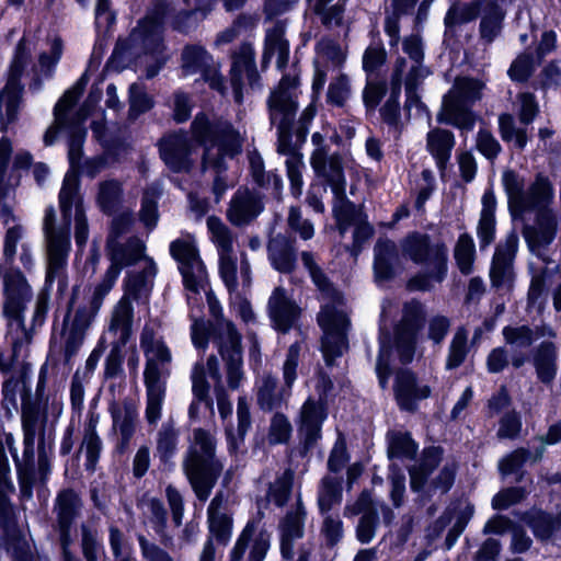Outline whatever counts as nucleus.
<instances>
[{"label":"nucleus","instance_id":"f257e3e1","mask_svg":"<svg viewBox=\"0 0 561 561\" xmlns=\"http://www.w3.org/2000/svg\"><path fill=\"white\" fill-rule=\"evenodd\" d=\"M82 135H78L70 142L69 164L62 185L59 192V207L62 213L64 222H56V210L53 206L45 209L43 219V232L47 253V275L49 282L59 276L67 266L70 252V224L72 210L75 211V240L79 250L87 243L89 229L79 192L80 182L75 167L80 156Z\"/></svg>","mask_w":561,"mask_h":561},{"label":"nucleus","instance_id":"f03ea898","mask_svg":"<svg viewBox=\"0 0 561 561\" xmlns=\"http://www.w3.org/2000/svg\"><path fill=\"white\" fill-rule=\"evenodd\" d=\"M502 184L514 217L536 210L535 224L525 227L524 237L529 249L540 255L541 250L553 241L558 230L557 214L551 208L554 201L553 184L542 173H538L533 182L527 183L523 175L513 170L503 172Z\"/></svg>","mask_w":561,"mask_h":561},{"label":"nucleus","instance_id":"7ed1b4c3","mask_svg":"<svg viewBox=\"0 0 561 561\" xmlns=\"http://www.w3.org/2000/svg\"><path fill=\"white\" fill-rule=\"evenodd\" d=\"M301 261L321 293V309L318 313V323L323 332L321 350L327 364L331 365L347 348L346 331L350 321L345 304L341 294L332 287L317 265L311 252H302Z\"/></svg>","mask_w":561,"mask_h":561},{"label":"nucleus","instance_id":"20e7f679","mask_svg":"<svg viewBox=\"0 0 561 561\" xmlns=\"http://www.w3.org/2000/svg\"><path fill=\"white\" fill-rule=\"evenodd\" d=\"M192 131L194 138L204 146L203 167L217 172L213 191L216 202H219L228 188L227 179L221 173L227 169V161L241 151L240 135L228 122L209 123L204 114L196 115Z\"/></svg>","mask_w":561,"mask_h":561},{"label":"nucleus","instance_id":"39448f33","mask_svg":"<svg viewBox=\"0 0 561 561\" xmlns=\"http://www.w3.org/2000/svg\"><path fill=\"white\" fill-rule=\"evenodd\" d=\"M140 346L146 358L144 369L146 387L145 416L149 424H157L161 419L167 382L171 375L172 352L165 342L157 337L149 328L142 330Z\"/></svg>","mask_w":561,"mask_h":561},{"label":"nucleus","instance_id":"423d86ee","mask_svg":"<svg viewBox=\"0 0 561 561\" xmlns=\"http://www.w3.org/2000/svg\"><path fill=\"white\" fill-rule=\"evenodd\" d=\"M193 345L205 351L209 341L218 350L226 363L227 382L229 388L238 389L244 378L242 369L241 335L234 324L225 319L217 318L214 323L195 319L191 327Z\"/></svg>","mask_w":561,"mask_h":561},{"label":"nucleus","instance_id":"0eeeda50","mask_svg":"<svg viewBox=\"0 0 561 561\" xmlns=\"http://www.w3.org/2000/svg\"><path fill=\"white\" fill-rule=\"evenodd\" d=\"M402 255L421 266L422 272L410 278L411 290L428 291L442 283L448 272V248L442 241H432L430 236L414 232L400 243Z\"/></svg>","mask_w":561,"mask_h":561},{"label":"nucleus","instance_id":"6e6552de","mask_svg":"<svg viewBox=\"0 0 561 561\" xmlns=\"http://www.w3.org/2000/svg\"><path fill=\"white\" fill-rule=\"evenodd\" d=\"M3 317L7 320V340L12 347V357L18 359L24 345L31 343L32 335L24 325V310L33 293L20 271H11L3 278Z\"/></svg>","mask_w":561,"mask_h":561},{"label":"nucleus","instance_id":"1a4fd4ad","mask_svg":"<svg viewBox=\"0 0 561 561\" xmlns=\"http://www.w3.org/2000/svg\"><path fill=\"white\" fill-rule=\"evenodd\" d=\"M157 267L151 259H144L141 272H130L124 280V295L112 312L110 332L118 335L117 342L125 344L130 334L133 307L130 301L146 304L153 287Z\"/></svg>","mask_w":561,"mask_h":561},{"label":"nucleus","instance_id":"9d476101","mask_svg":"<svg viewBox=\"0 0 561 561\" xmlns=\"http://www.w3.org/2000/svg\"><path fill=\"white\" fill-rule=\"evenodd\" d=\"M222 465L215 459V439L206 431H194V440L184 460V471L196 496L206 501Z\"/></svg>","mask_w":561,"mask_h":561},{"label":"nucleus","instance_id":"9b49d317","mask_svg":"<svg viewBox=\"0 0 561 561\" xmlns=\"http://www.w3.org/2000/svg\"><path fill=\"white\" fill-rule=\"evenodd\" d=\"M209 239L218 253L219 274L230 293L238 288L240 278L244 288L251 285V266L245 254H241L239 276L237 256L233 251L234 237L229 227L218 217L209 216L206 220Z\"/></svg>","mask_w":561,"mask_h":561},{"label":"nucleus","instance_id":"f8f14e48","mask_svg":"<svg viewBox=\"0 0 561 561\" xmlns=\"http://www.w3.org/2000/svg\"><path fill=\"white\" fill-rule=\"evenodd\" d=\"M171 255L178 261L187 290L188 305L202 304L201 293L207 297L210 311L215 313L216 301L208 289V274L193 238L174 240L170 244Z\"/></svg>","mask_w":561,"mask_h":561},{"label":"nucleus","instance_id":"ddd939ff","mask_svg":"<svg viewBox=\"0 0 561 561\" xmlns=\"http://www.w3.org/2000/svg\"><path fill=\"white\" fill-rule=\"evenodd\" d=\"M298 79L284 76L268 99L270 119L277 128V151L290 157L300 154L291 145V126L298 108Z\"/></svg>","mask_w":561,"mask_h":561},{"label":"nucleus","instance_id":"4468645a","mask_svg":"<svg viewBox=\"0 0 561 561\" xmlns=\"http://www.w3.org/2000/svg\"><path fill=\"white\" fill-rule=\"evenodd\" d=\"M483 84L474 79H457L450 91L444 96L438 122L456 126L462 130H471L474 115L470 105L481 98Z\"/></svg>","mask_w":561,"mask_h":561},{"label":"nucleus","instance_id":"2eb2a0df","mask_svg":"<svg viewBox=\"0 0 561 561\" xmlns=\"http://www.w3.org/2000/svg\"><path fill=\"white\" fill-rule=\"evenodd\" d=\"M162 7V3L159 4L157 12L148 14L142 21H140L138 26L133 30L129 37L126 41H119L115 48L116 53L137 50L140 47L146 49V53L150 54L154 58V64L148 66L146 69V77L148 79L157 76L164 64V59L161 57V32L163 23Z\"/></svg>","mask_w":561,"mask_h":561},{"label":"nucleus","instance_id":"dca6fc26","mask_svg":"<svg viewBox=\"0 0 561 561\" xmlns=\"http://www.w3.org/2000/svg\"><path fill=\"white\" fill-rule=\"evenodd\" d=\"M310 164L317 176L324 179L329 183L333 194L339 201L340 205H334V213L343 233L346 226L350 224L348 213L353 210L354 205L345 201L346 181L341 159L337 154L325 156V158H323V152L318 151L316 154H311Z\"/></svg>","mask_w":561,"mask_h":561},{"label":"nucleus","instance_id":"f3484780","mask_svg":"<svg viewBox=\"0 0 561 561\" xmlns=\"http://www.w3.org/2000/svg\"><path fill=\"white\" fill-rule=\"evenodd\" d=\"M83 78L70 90H68L61 99L57 102L54 115H55V122L54 125L50 126L45 135H44V142L47 146H50L54 144L57 134L66 129L69 134V140H68V151L70 150V142L78 136L82 135V141L80 146V156L77 158V162H79V159L82 158V146L83 141L87 135L85 129L82 127L83 122L85 121L87 113H83V110L78 113V117L76 122H68L69 113L72 108V106L77 103L80 94L83 90ZM78 163H76L75 170L77 169Z\"/></svg>","mask_w":561,"mask_h":561},{"label":"nucleus","instance_id":"a211bd4d","mask_svg":"<svg viewBox=\"0 0 561 561\" xmlns=\"http://www.w3.org/2000/svg\"><path fill=\"white\" fill-rule=\"evenodd\" d=\"M145 245L140 240H133L124 250H114L111 255V265L104 273L101 280L92 288L89 306L94 311H100L104 298L113 289L118 279L122 268L144 257Z\"/></svg>","mask_w":561,"mask_h":561},{"label":"nucleus","instance_id":"6ab92c4d","mask_svg":"<svg viewBox=\"0 0 561 561\" xmlns=\"http://www.w3.org/2000/svg\"><path fill=\"white\" fill-rule=\"evenodd\" d=\"M28 57L30 54L25 49L24 39H21L10 67L7 84L0 93L1 130H5L7 126L16 117L22 93L20 78L27 64Z\"/></svg>","mask_w":561,"mask_h":561},{"label":"nucleus","instance_id":"aec40b11","mask_svg":"<svg viewBox=\"0 0 561 561\" xmlns=\"http://www.w3.org/2000/svg\"><path fill=\"white\" fill-rule=\"evenodd\" d=\"M300 344L290 345L285 363L283 365L284 381L288 391L277 390V382L274 377L264 376L257 381V403L263 410H273L282 404L285 396L289 394V389L296 380L297 366L299 360Z\"/></svg>","mask_w":561,"mask_h":561},{"label":"nucleus","instance_id":"412c9836","mask_svg":"<svg viewBox=\"0 0 561 561\" xmlns=\"http://www.w3.org/2000/svg\"><path fill=\"white\" fill-rule=\"evenodd\" d=\"M440 461V451L438 448H428L422 462L410 470L411 488L414 491L425 490L426 492L439 491L446 493L454 483L455 466H445L438 476L431 482L426 483L428 476Z\"/></svg>","mask_w":561,"mask_h":561},{"label":"nucleus","instance_id":"4be33fe9","mask_svg":"<svg viewBox=\"0 0 561 561\" xmlns=\"http://www.w3.org/2000/svg\"><path fill=\"white\" fill-rule=\"evenodd\" d=\"M112 430L118 436L116 448L125 453L131 445L139 430L138 402L126 398L110 405Z\"/></svg>","mask_w":561,"mask_h":561},{"label":"nucleus","instance_id":"5701e85b","mask_svg":"<svg viewBox=\"0 0 561 561\" xmlns=\"http://www.w3.org/2000/svg\"><path fill=\"white\" fill-rule=\"evenodd\" d=\"M196 142L184 131L173 133L160 141V156L174 172L188 171L196 153Z\"/></svg>","mask_w":561,"mask_h":561},{"label":"nucleus","instance_id":"b1692460","mask_svg":"<svg viewBox=\"0 0 561 561\" xmlns=\"http://www.w3.org/2000/svg\"><path fill=\"white\" fill-rule=\"evenodd\" d=\"M424 308L421 302L412 300L403 308V316L396 330V345L403 363L411 362L417 332L424 320Z\"/></svg>","mask_w":561,"mask_h":561},{"label":"nucleus","instance_id":"393cba45","mask_svg":"<svg viewBox=\"0 0 561 561\" xmlns=\"http://www.w3.org/2000/svg\"><path fill=\"white\" fill-rule=\"evenodd\" d=\"M345 56L340 46L330 39H322L317 45L316 71L312 81L313 99H318L329 72H340Z\"/></svg>","mask_w":561,"mask_h":561},{"label":"nucleus","instance_id":"a878e982","mask_svg":"<svg viewBox=\"0 0 561 561\" xmlns=\"http://www.w3.org/2000/svg\"><path fill=\"white\" fill-rule=\"evenodd\" d=\"M267 312L276 330L288 331L300 314V308L283 287H276L267 301Z\"/></svg>","mask_w":561,"mask_h":561},{"label":"nucleus","instance_id":"bb28decb","mask_svg":"<svg viewBox=\"0 0 561 561\" xmlns=\"http://www.w3.org/2000/svg\"><path fill=\"white\" fill-rule=\"evenodd\" d=\"M182 69L184 76H190L199 72L205 81H207L211 89L221 91L224 82L215 68L209 66L211 61L207 51L199 46H188L184 49L182 55Z\"/></svg>","mask_w":561,"mask_h":561},{"label":"nucleus","instance_id":"cd10ccee","mask_svg":"<svg viewBox=\"0 0 561 561\" xmlns=\"http://www.w3.org/2000/svg\"><path fill=\"white\" fill-rule=\"evenodd\" d=\"M261 197L248 188H239L232 196L227 218L234 226H244L255 219L263 210Z\"/></svg>","mask_w":561,"mask_h":561},{"label":"nucleus","instance_id":"c85d7f7f","mask_svg":"<svg viewBox=\"0 0 561 561\" xmlns=\"http://www.w3.org/2000/svg\"><path fill=\"white\" fill-rule=\"evenodd\" d=\"M80 506L81 501L73 491L65 490L57 496L56 511L64 549V561H78L68 552L67 547L69 545V530Z\"/></svg>","mask_w":561,"mask_h":561},{"label":"nucleus","instance_id":"c756f323","mask_svg":"<svg viewBox=\"0 0 561 561\" xmlns=\"http://www.w3.org/2000/svg\"><path fill=\"white\" fill-rule=\"evenodd\" d=\"M394 393L400 408L411 411L414 409L416 401L430 397L431 388L419 382L411 371L401 370L396 378Z\"/></svg>","mask_w":561,"mask_h":561},{"label":"nucleus","instance_id":"7c9ffc66","mask_svg":"<svg viewBox=\"0 0 561 561\" xmlns=\"http://www.w3.org/2000/svg\"><path fill=\"white\" fill-rule=\"evenodd\" d=\"M407 62L403 59L396 61L394 69L391 76V93L386 103L380 108V115L382 121L396 133L402 127L399 96L401 92V85L404 75V67Z\"/></svg>","mask_w":561,"mask_h":561},{"label":"nucleus","instance_id":"2f4dec72","mask_svg":"<svg viewBox=\"0 0 561 561\" xmlns=\"http://www.w3.org/2000/svg\"><path fill=\"white\" fill-rule=\"evenodd\" d=\"M327 419L322 403L308 399L300 411L299 433L306 446H310L321 436V426Z\"/></svg>","mask_w":561,"mask_h":561},{"label":"nucleus","instance_id":"473e14b6","mask_svg":"<svg viewBox=\"0 0 561 561\" xmlns=\"http://www.w3.org/2000/svg\"><path fill=\"white\" fill-rule=\"evenodd\" d=\"M517 250V238L511 236L496 248L493 256L490 277L494 286H502L512 277V263Z\"/></svg>","mask_w":561,"mask_h":561},{"label":"nucleus","instance_id":"72a5a7b5","mask_svg":"<svg viewBox=\"0 0 561 561\" xmlns=\"http://www.w3.org/2000/svg\"><path fill=\"white\" fill-rule=\"evenodd\" d=\"M305 516L306 512L298 503L295 511L289 512L280 525V551L284 559L294 557L295 540L300 539L304 535Z\"/></svg>","mask_w":561,"mask_h":561},{"label":"nucleus","instance_id":"f704fd0d","mask_svg":"<svg viewBox=\"0 0 561 561\" xmlns=\"http://www.w3.org/2000/svg\"><path fill=\"white\" fill-rule=\"evenodd\" d=\"M222 494H217L210 502L207 515L210 534L221 543H227L232 533V519L226 513Z\"/></svg>","mask_w":561,"mask_h":561},{"label":"nucleus","instance_id":"c9c22d12","mask_svg":"<svg viewBox=\"0 0 561 561\" xmlns=\"http://www.w3.org/2000/svg\"><path fill=\"white\" fill-rule=\"evenodd\" d=\"M285 26L282 23L275 24L266 32L265 36V50L263 56L264 64L268 62L273 57H276V65L278 69L286 67L288 61L289 45L284 38Z\"/></svg>","mask_w":561,"mask_h":561},{"label":"nucleus","instance_id":"e433bc0d","mask_svg":"<svg viewBox=\"0 0 561 561\" xmlns=\"http://www.w3.org/2000/svg\"><path fill=\"white\" fill-rule=\"evenodd\" d=\"M455 146V137L451 131L435 128L428 131L426 138V148L434 157L437 168L443 171L450 158Z\"/></svg>","mask_w":561,"mask_h":561},{"label":"nucleus","instance_id":"4c0bfd02","mask_svg":"<svg viewBox=\"0 0 561 561\" xmlns=\"http://www.w3.org/2000/svg\"><path fill=\"white\" fill-rule=\"evenodd\" d=\"M268 259L276 271L290 273L296 265L295 248L285 238H274L268 243Z\"/></svg>","mask_w":561,"mask_h":561},{"label":"nucleus","instance_id":"58836bf2","mask_svg":"<svg viewBox=\"0 0 561 561\" xmlns=\"http://www.w3.org/2000/svg\"><path fill=\"white\" fill-rule=\"evenodd\" d=\"M375 276L378 282L392 276V265L398 257L397 245L388 239H379L375 245Z\"/></svg>","mask_w":561,"mask_h":561},{"label":"nucleus","instance_id":"ea45409f","mask_svg":"<svg viewBox=\"0 0 561 561\" xmlns=\"http://www.w3.org/2000/svg\"><path fill=\"white\" fill-rule=\"evenodd\" d=\"M403 50L409 59L403 58L407 62L404 67V76L427 77L428 69L423 65V46L419 35H411L403 41ZM402 59V57H400ZM399 58L397 59V61Z\"/></svg>","mask_w":561,"mask_h":561},{"label":"nucleus","instance_id":"a19ab883","mask_svg":"<svg viewBox=\"0 0 561 561\" xmlns=\"http://www.w3.org/2000/svg\"><path fill=\"white\" fill-rule=\"evenodd\" d=\"M538 378L550 382L557 374V350L552 343H542L534 358Z\"/></svg>","mask_w":561,"mask_h":561},{"label":"nucleus","instance_id":"79ce46f5","mask_svg":"<svg viewBox=\"0 0 561 561\" xmlns=\"http://www.w3.org/2000/svg\"><path fill=\"white\" fill-rule=\"evenodd\" d=\"M503 335L507 344L515 347H527L541 336H553L550 328L542 327L533 331L530 328L522 325L517 328L506 327L503 330Z\"/></svg>","mask_w":561,"mask_h":561},{"label":"nucleus","instance_id":"37998d69","mask_svg":"<svg viewBox=\"0 0 561 561\" xmlns=\"http://www.w3.org/2000/svg\"><path fill=\"white\" fill-rule=\"evenodd\" d=\"M99 415L91 414L84 427L82 445L87 454V468L93 470L102 450V440L96 433Z\"/></svg>","mask_w":561,"mask_h":561},{"label":"nucleus","instance_id":"c03bdc74","mask_svg":"<svg viewBox=\"0 0 561 561\" xmlns=\"http://www.w3.org/2000/svg\"><path fill=\"white\" fill-rule=\"evenodd\" d=\"M178 443L179 432L173 423L162 424L157 435V455L161 461L167 462L175 455Z\"/></svg>","mask_w":561,"mask_h":561},{"label":"nucleus","instance_id":"a18cd8bd","mask_svg":"<svg viewBox=\"0 0 561 561\" xmlns=\"http://www.w3.org/2000/svg\"><path fill=\"white\" fill-rule=\"evenodd\" d=\"M342 501L341 483L331 477H324L321 481L318 493V505L322 515Z\"/></svg>","mask_w":561,"mask_h":561},{"label":"nucleus","instance_id":"49530a36","mask_svg":"<svg viewBox=\"0 0 561 561\" xmlns=\"http://www.w3.org/2000/svg\"><path fill=\"white\" fill-rule=\"evenodd\" d=\"M480 1L471 3H454L446 13L445 26L451 31L455 26L461 25L474 20L480 10Z\"/></svg>","mask_w":561,"mask_h":561},{"label":"nucleus","instance_id":"de8ad7c7","mask_svg":"<svg viewBox=\"0 0 561 561\" xmlns=\"http://www.w3.org/2000/svg\"><path fill=\"white\" fill-rule=\"evenodd\" d=\"M122 198V185L118 181L107 180L99 184L96 202L102 211L112 214Z\"/></svg>","mask_w":561,"mask_h":561},{"label":"nucleus","instance_id":"09e8293b","mask_svg":"<svg viewBox=\"0 0 561 561\" xmlns=\"http://www.w3.org/2000/svg\"><path fill=\"white\" fill-rule=\"evenodd\" d=\"M474 255L473 239L467 233L460 234L455 247L454 256L459 271L463 275H469L472 272Z\"/></svg>","mask_w":561,"mask_h":561},{"label":"nucleus","instance_id":"8fccbe9b","mask_svg":"<svg viewBox=\"0 0 561 561\" xmlns=\"http://www.w3.org/2000/svg\"><path fill=\"white\" fill-rule=\"evenodd\" d=\"M504 18L502 10L494 3H488L483 8L480 31L486 42H492L501 31V23Z\"/></svg>","mask_w":561,"mask_h":561},{"label":"nucleus","instance_id":"3c124183","mask_svg":"<svg viewBox=\"0 0 561 561\" xmlns=\"http://www.w3.org/2000/svg\"><path fill=\"white\" fill-rule=\"evenodd\" d=\"M333 0H309L312 11L327 26L340 25L343 20L344 7L341 3L331 4Z\"/></svg>","mask_w":561,"mask_h":561},{"label":"nucleus","instance_id":"603ef678","mask_svg":"<svg viewBox=\"0 0 561 561\" xmlns=\"http://www.w3.org/2000/svg\"><path fill=\"white\" fill-rule=\"evenodd\" d=\"M160 193L159 185H152L144 193L140 219L149 229H152L158 221L157 199Z\"/></svg>","mask_w":561,"mask_h":561},{"label":"nucleus","instance_id":"864d4df0","mask_svg":"<svg viewBox=\"0 0 561 561\" xmlns=\"http://www.w3.org/2000/svg\"><path fill=\"white\" fill-rule=\"evenodd\" d=\"M351 95L348 78L336 72V77L330 82L327 93V102L331 105L342 107Z\"/></svg>","mask_w":561,"mask_h":561},{"label":"nucleus","instance_id":"5fc2aeb1","mask_svg":"<svg viewBox=\"0 0 561 561\" xmlns=\"http://www.w3.org/2000/svg\"><path fill=\"white\" fill-rule=\"evenodd\" d=\"M426 77H414V76H404L402 82L404 81L405 85V108L407 111H412L415 108L417 115H425L430 119V114L425 104L420 100V96L416 93L417 87L422 83V81Z\"/></svg>","mask_w":561,"mask_h":561},{"label":"nucleus","instance_id":"6e6d98bb","mask_svg":"<svg viewBox=\"0 0 561 561\" xmlns=\"http://www.w3.org/2000/svg\"><path fill=\"white\" fill-rule=\"evenodd\" d=\"M192 391L197 401H205L206 408L213 410V401L209 399V385L205 377V368L202 362H197L191 373Z\"/></svg>","mask_w":561,"mask_h":561},{"label":"nucleus","instance_id":"4d7b16f0","mask_svg":"<svg viewBox=\"0 0 561 561\" xmlns=\"http://www.w3.org/2000/svg\"><path fill=\"white\" fill-rule=\"evenodd\" d=\"M388 453L390 458H411L416 453V445L405 433H392L389 436Z\"/></svg>","mask_w":561,"mask_h":561},{"label":"nucleus","instance_id":"13d9d810","mask_svg":"<svg viewBox=\"0 0 561 561\" xmlns=\"http://www.w3.org/2000/svg\"><path fill=\"white\" fill-rule=\"evenodd\" d=\"M467 339L468 334L465 329L460 328L456 331L449 346V354L446 363V367L448 369L456 368L463 363L468 353Z\"/></svg>","mask_w":561,"mask_h":561},{"label":"nucleus","instance_id":"bf43d9fd","mask_svg":"<svg viewBox=\"0 0 561 561\" xmlns=\"http://www.w3.org/2000/svg\"><path fill=\"white\" fill-rule=\"evenodd\" d=\"M291 432L293 427L287 416L282 413H275L270 424L268 443L272 445L285 444L289 440Z\"/></svg>","mask_w":561,"mask_h":561},{"label":"nucleus","instance_id":"052dcab7","mask_svg":"<svg viewBox=\"0 0 561 561\" xmlns=\"http://www.w3.org/2000/svg\"><path fill=\"white\" fill-rule=\"evenodd\" d=\"M11 220L13 225L7 229L3 243V257L9 264L13 263L16 255L18 243L25 236V228L20 222H16L14 216H11Z\"/></svg>","mask_w":561,"mask_h":561},{"label":"nucleus","instance_id":"680f3d73","mask_svg":"<svg viewBox=\"0 0 561 561\" xmlns=\"http://www.w3.org/2000/svg\"><path fill=\"white\" fill-rule=\"evenodd\" d=\"M499 127L503 140L514 141L519 149L526 146V131L515 127L514 117L511 114H502L499 117Z\"/></svg>","mask_w":561,"mask_h":561},{"label":"nucleus","instance_id":"e2e57ef3","mask_svg":"<svg viewBox=\"0 0 561 561\" xmlns=\"http://www.w3.org/2000/svg\"><path fill=\"white\" fill-rule=\"evenodd\" d=\"M294 474L290 470H286L271 485L268 500L277 506H283L290 495Z\"/></svg>","mask_w":561,"mask_h":561},{"label":"nucleus","instance_id":"0e129e2a","mask_svg":"<svg viewBox=\"0 0 561 561\" xmlns=\"http://www.w3.org/2000/svg\"><path fill=\"white\" fill-rule=\"evenodd\" d=\"M305 168L302 154H291L286 159L287 176L290 182V191L295 197L302 193V170Z\"/></svg>","mask_w":561,"mask_h":561},{"label":"nucleus","instance_id":"69168bd1","mask_svg":"<svg viewBox=\"0 0 561 561\" xmlns=\"http://www.w3.org/2000/svg\"><path fill=\"white\" fill-rule=\"evenodd\" d=\"M129 114L133 117H136L149 111L153 105L152 99L145 92L144 88L138 83H134L129 88Z\"/></svg>","mask_w":561,"mask_h":561},{"label":"nucleus","instance_id":"338daca9","mask_svg":"<svg viewBox=\"0 0 561 561\" xmlns=\"http://www.w3.org/2000/svg\"><path fill=\"white\" fill-rule=\"evenodd\" d=\"M65 357L69 360L83 344L85 332L70 325L68 318L64 321Z\"/></svg>","mask_w":561,"mask_h":561},{"label":"nucleus","instance_id":"774afa93","mask_svg":"<svg viewBox=\"0 0 561 561\" xmlns=\"http://www.w3.org/2000/svg\"><path fill=\"white\" fill-rule=\"evenodd\" d=\"M288 226L304 240H309L314 234L313 225L308 219L302 218L301 211L298 207H290L288 214Z\"/></svg>","mask_w":561,"mask_h":561}]
</instances>
